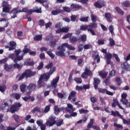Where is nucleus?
<instances>
[{"instance_id":"nucleus-1","label":"nucleus","mask_w":130,"mask_h":130,"mask_svg":"<svg viewBox=\"0 0 130 130\" xmlns=\"http://www.w3.org/2000/svg\"><path fill=\"white\" fill-rule=\"evenodd\" d=\"M35 75H36V71H32L31 69H26L19 78L18 81H21V80L24 78L28 79V78H32V77H34Z\"/></svg>"},{"instance_id":"nucleus-2","label":"nucleus","mask_w":130,"mask_h":130,"mask_svg":"<svg viewBox=\"0 0 130 130\" xmlns=\"http://www.w3.org/2000/svg\"><path fill=\"white\" fill-rule=\"evenodd\" d=\"M56 71V67H53L52 69H50L48 73H44L43 75H41L40 78L44 80L45 82H47L49 79H50V76L54 72Z\"/></svg>"},{"instance_id":"nucleus-3","label":"nucleus","mask_w":130,"mask_h":130,"mask_svg":"<svg viewBox=\"0 0 130 130\" xmlns=\"http://www.w3.org/2000/svg\"><path fill=\"white\" fill-rule=\"evenodd\" d=\"M57 50L59 51L56 52V55L57 56H60L61 57H62V56H66V54H64L66 48L62 44L61 46H58L57 48Z\"/></svg>"},{"instance_id":"nucleus-4","label":"nucleus","mask_w":130,"mask_h":130,"mask_svg":"<svg viewBox=\"0 0 130 130\" xmlns=\"http://www.w3.org/2000/svg\"><path fill=\"white\" fill-rule=\"evenodd\" d=\"M88 31L91 34V35L93 36H95L96 34H95V31L93 30V29H96L98 27V24L97 23L92 22L90 23L88 25Z\"/></svg>"},{"instance_id":"nucleus-5","label":"nucleus","mask_w":130,"mask_h":130,"mask_svg":"<svg viewBox=\"0 0 130 130\" xmlns=\"http://www.w3.org/2000/svg\"><path fill=\"white\" fill-rule=\"evenodd\" d=\"M21 107H22V104H21V103H16L11 106L10 112L11 113H15L16 111H19Z\"/></svg>"},{"instance_id":"nucleus-6","label":"nucleus","mask_w":130,"mask_h":130,"mask_svg":"<svg viewBox=\"0 0 130 130\" xmlns=\"http://www.w3.org/2000/svg\"><path fill=\"white\" fill-rule=\"evenodd\" d=\"M2 7H3V13H8L10 14V10H11L10 8H11V5L9 4L8 1H4L2 3Z\"/></svg>"},{"instance_id":"nucleus-7","label":"nucleus","mask_w":130,"mask_h":130,"mask_svg":"<svg viewBox=\"0 0 130 130\" xmlns=\"http://www.w3.org/2000/svg\"><path fill=\"white\" fill-rule=\"evenodd\" d=\"M92 71L90 70V68L85 67L84 72L81 75L82 79H87L89 76H92Z\"/></svg>"},{"instance_id":"nucleus-8","label":"nucleus","mask_w":130,"mask_h":130,"mask_svg":"<svg viewBox=\"0 0 130 130\" xmlns=\"http://www.w3.org/2000/svg\"><path fill=\"white\" fill-rule=\"evenodd\" d=\"M55 119H56V117L55 116L53 115L51 116L49 118V120L46 122V124H47V125H49V126H52L53 125H54V124L56 123Z\"/></svg>"},{"instance_id":"nucleus-9","label":"nucleus","mask_w":130,"mask_h":130,"mask_svg":"<svg viewBox=\"0 0 130 130\" xmlns=\"http://www.w3.org/2000/svg\"><path fill=\"white\" fill-rule=\"evenodd\" d=\"M112 54L108 53L105 56V58L106 59V62L107 64H111V67H114V64L111 61V58H112Z\"/></svg>"},{"instance_id":"nucleus-10","label":"nucleus","mask_w":130,"mask_h":130,"mask_svg":"<svg viewBox=\"0 0 130 130\" xmlns=\"http://www.w3.org/2000/svg\"><path fill=\"white\" fill-rule=\"evenodd\" d=\"M9 45L5 46V48H9V51H12V50H14L16 49V46H17V44L15 42L11 41L9 43Z\"/></svg>"},{"instance_id":"nucleus-11","label":"nucleus","mask_w":130,"mask_h":130,"mask_svg":"<svg viewBox=\"0 0 130 130\" xmlns=\"http://www.w3.org/2000/svg\"><path fill=\"white\" fill-rule=\"evenodd\" d=\"M121 100L120 101L122 102V104L124 105H127V103H128V101L126 99V97H127V94L125 92H123L122 93L121 95Z\"/></svg>"},{"instance_id":"nucleus-12","label":"nucleus","mask_w":130,"mask_h":130,"mask_svg":"<svg viewBox=\"0 0 130 130\" xmlns=\"http://www.w3.org/2000/svg\"><path fill=\"white\" fill-rule=\"evenodd\" d=\"M116 105H117V106H118V107H119V108H120V109H122L123 110V111H124L125 110V109L122 108V107H121L120 106V104H119V103L118 102V101H117V100L114 99L113 100L112 106V107H116Z\"/></svg>"},{"instance_id":"nucleus-13","label":"nucleus","mask_w":130,"mask_h":130,"mask_svg":"<svg viewBox=\"0 0 130 130\" xmlns=\"http://www.w3.org/2000/svg\"><path fill=\"white\" fill-rule=\"evenodd\" d=\"M121 68L124 71H129L130 70V65L127 61L124 62L121 64Z\"/></svg>"},{"instance_id":"nucleus-14","label":"nucleus","mask_w":130,"mask_h":130,"mask_svg":"<svg viewBox=\"0 0 130 130\" xmlns=\"http://www.w3.org/2000/svg\"><path fill=\"white\" fill-rule=\"evenodd\" d=\"M59 81V76H58L51 81V86L52 87V88H56V87L57 86V83H58Z\"/></svg>"},{"instance_id":"nucleus-15","label":"nucleus","mask_w":130,"mask_h":130,"mask_svg":"<svg viewBox=\"0 0 130 130\" xmlns=\"http://www.w3.org/2000/svg\"><path fill=\"white\" fill-rule=\"evenodd\" d=\"M101 82V80H100L99 78L97 77L94 78L93 84L94 89L95 90H97V89H98V85H99V84H100Z\"/></svg>"},{"instance_id":"nucleus-16","label":"nucleus","mask_w":130,"mask_h":130,"mask_svg":"<svg viewBox=\"0 0 130 130\" xmlns=\"http://www.w3.org/2000/svg\"><path fill=\"white\" fill-rule=\"evenodd\" d=\"M0 22H5L4 25V28H7L10 25V21H9V19L8 18H2L0 19Z\"/></svg>"},{"instance_id":"nucleus-17","label":"nucleus","mask_w":130,"mask_h":130,"mask_svg":"<svg viewBox=\"0 0 130 130\" xmlns=\"http://www.w3.org/2000/svg\"><path fill=\"white\" fill-rule=\"evenodd\" d=\"M105 17L109 23H111L112 22V17H111V14L110 13H106L105 14Z\"/></svg>"},{"instance_id":"nucleus-18","label":"nucleus","mask_w":130,"mask_h":130,"mask_svg":"<svg viewBox=\"0 0 130 130\" xmlns=\"http://www.w3.org/2000/svg\"><path fill=\"white\" fill-rule=\"evenodd\" d=\"M62 44H63V46H64V48H65V49H66V48L67 47V48H69L70 50H76V48H75V47H73V46H72L71 45H69L67 43H63Z\"/></svg>"},{"instance_id":"nucleus-19","label":"nucleus","mask_w":130,"mask_h":130,"mask_svg":"<svg viewBox=\"0 0 130 130\" xmlns=\"http://www.w3.org/2000/svg\"><path fill=\"white\" fill-rule=\"evenodd\" d=\"M64 12L62 10H53L52 11L51 13L53 16H56L59 14H63Z\"/></svg>"},{"instance_id":"nucleus-20","label":"nucleus","mask_w":130,"mask_h":130,"mask_svg":"<svg viewBox=\"0 0 130 130\" xmlns=\"http://www.w3.org/2000/svg\"><path fill=\"white\" fill-rule=\"evenodd\" d=\"M76 95H77V92L75 90H72L69 95L68 100H71L72 98L76 97Z\"/></svg>"},{"instance_id":"nucleus-21","label":"nucleus","mask_w":130,"mask_h":130,"mask_svg":"<svg viewBox=\"0 0 130 130\" xmlns=\"http://www.w3.org/2000/svg\"><path fill=\"white\" fill-rule=\"evenodd\" d=\"M11 98H14L16 99V100H19L21 98V95L19 93H13L10 95Z\"/></svg>"},{"instance_id":"nucleus-22","label":"nucleus","mask_w":130,"mask_h":130,"mask_svg":"<svg viewBox=\"0 0 130 130\" xmlns=\"http://www.w3.org/2000/svg\"><path fill=\"white\" fill-rule=\"evenodd\" d=\"M13 69V66L12 65H8V64L5 63L4 65V70L6 71V72H11V70Z\"/></svg>"},{"instance_id":"nucleus-23","label":"nucleus","mask_w":130,"mask_h":130,"mask_svg":"<svg viewBox=\"0 0 130 130\" xmlns=\"http://www.w3.org/2000/svg\"><path fill=\"white\" fill-rule=\"evenodd\" d=\"M36 88V85L33 83H30L27 86V89L29 91H34Z\"/></svg>"},{"instance_id":"nucleus-24","label":"nucleus","mask_w":130,"mask_h":130,"mask_svg":"<svg viewBox=\"0 0 130 130\" xmlns=\"http://www.w3.org/2000/svg\"><path fill=\"white\" fill-rule=\"evenodd\" d=\"M121 5L125 8H129L130 7V1H126L121 3Z\"/></svg>"},{"instance_id":"nucleus-25","label":"nucleus","mask_w":130,"mask_h":130,"mask_svg":"<svg viewBox=\"0 0 130 130\" xmlns=\"http://www.w3.org/2000/svg\"><path fill=\"white\" fill-rule=\"evenodd\" d=\"M18 13H21V10H19V8H14L12 11L10 12V14H13L14 15H17Z\"/></svg>"},{"instance_id":"nucleus-26","label":"nucleus","mask_w":130,"mask_h":130,"mask_svg":"<svg viewBox=\"0 0 130 130\" xmlns=\"http://www.w3.org/2000/svg\"><path fill=\"white\" fill-rule=\"evenodd\" d=\"M24 57V55H23V54L21 56H16V58L14 59V62H18V61H20L21 60H23V58Z\"/></svg>"},{"instance_id":"nucleus-27","label":"nucleus","mask_w":130,"mask_h":130,"mask_svg":"<svg viewBox=\"0 0 130 130\" xmlns=\"http://www.w3.org/2000/svg\"><path fill=\"white\" fill-rule=\"evenodd\" d=\"M42 40V35H36L34 37V40H35V41H41V40Z\"/></svg>"},{"instance_id":"nucleus-28","label":"nucleus","mask_w":130,"mask_h":130,"mask_svg":"<svg viewBox=\"0 0 130 130\" xmlns=\"http://www.w3.org/2000/svg\"><path fill=\"white\" fill-rule=\"evenodd\" d=\"M71 9H81L82 8V6L77 4H72L71 5Z\"/></svg>"},{"instance_id":"nucleus-29","label":"nucleus","mask_w":130,"mask_h":130,"mask_svg":"<svg viewBox=\"0 0 130 130\" xmlns=\"http://www.w3.org/2000/svg\"><path fill=\"white\" fill-rule=\"evenodd\" d=\"M99 74L100 76H101L103 79H106V77H107V75H108V73L100 71V72H99Z\"/></svg>"},{"instance_id":"nucleus-30","label":"nucleus","mask_w":130,"mask_h":130,"mask_svg":"<svg viewBox=\"0 0 130 130\" xmlns=\"http://www.w3.org/2000/svg\"><path fill=\"white\" fill-rule=\"evenodd\" d=\"M109 46L111 47L115 46V41H114V40H113V39H112L111 38H109Z\"/></svg>"},{"instance_id":"nucleus-31","label":"nucleus","mask_w":130,"mask_h":130,"mask_svg":"<svg viewBox=\"0 0 130 130\" xmlns=\"http://www.w3.org/2000/svg\"><path fill=\"white\" fill-rule=\"evenodd\" d=\"M115 10H116L117 13H118V14H119L120 15H122V16H123V15H124V12L123 11H122L121 10V9H120V8H119L118 7H116Z\"/></svg>"},{"instance_id":"nucleus-32","label":"nucleus","mask_w":130,"mask_h":130,"mask_svg":"<svg viewBox=\"0 0 130 130\" xmlns=\"http://www.w3.org/2000/svg\"><path fill=\"white\" fill-rule=\"evenodd\" d=\"M28 52H30V49L28 48V46L25 45L23 49V55H25V53H28Z\"/></svg>"},{"instance_id":"nucleus-33","label":"nucleus","mask_w":130,"mask_h":130,"mask_svg":"<svg viewBox=\"0 0 130 130\" xmlns=\"http://www.w3.org/2000/svg\"><path fill=\"white\" fill-rule=\"evenodd\" d=\"M78 40L77 37L73 36L70 38V41L71 43H76Z\"/></svg>"},{"instance_id":"nucleus-34","label":"nucleus","mask_w":130,"mask_h":130,"mask_svg":"<svg viewBox=\"0 0 130 130\" xmlns=\"http://www.w3.org/2000/svg\"><path fill=\"white\" fill-rule=\"evenodd\" d=\"M35 63L33 61H24V66H26L27 67H32L34 66Z\"/></svg>"},{"instance_id":"nucleus-35","label":"nucleus","mask_w":130,"mask_h":130,"mask_svg":"<svg viewBox=\"0 0 130 130\" xmlns=\"http://www.w3.org/2000/svg\"><path fill=\"white\" fill-rule=\"evenodd\" d=\"M91 20L93 23H95L97 21V16L94 15L93 13H91L90 15Z\"/></svg>"},{"instance_id":"nucleus-36","label":"nucleus","mask_w":130,"mask_h":130,"mask_svg":"<svg viewBox=\"0 0 130 130\" xmlns=\"http://www.w3.org/2000/svg\"><path fill=\"white\" fill-rule=\"evenodd\" d=\"M13 68H14V69H18L21 70V69L23 68V64L20 65L17 62H15V64H13Z\"/></svg>"},{"instance_id":"nucleus-37","label":"nucleus","mask_w":130,"mask_h":130,"mask_svg":"<svg viewBox=\"0 0 130 130\" xmlns=\"http://www.w3.org/2000/svg\"><path fill=\"white\" fill-rule=\"evenodd\" d=\"M42 79L41 78H39L38 83H39V86H40L41 87H45V83H44V81H42Z\"/></svg>"},{"instance_id":"nucleus-38","label":"nucleus","mask_w":130,"mask_h":130,"mask_svg":"<svg viewBox=\"0 0 130 130\" xmlns=\"http://www.w3.org/2000/svg\"><path fill=\"white\" fill-rule=\"evenodd\" d=\"M109 30L111 33V34L112 35V36H114L115 34H114V28H113V25H110L109 27Z\"/></svg>"},{"instance_id":"nucleus-39","label":"nucleus","mask_w":130,"mask_h":130,"mask_svg":"<svg viewBox=\"0 0 130 130\" xmlns=\"http://www.w3.org/2000/svg\"><path fill=\"white\" fill-rule=\"evenodd\" d=\"M74 81L77 83V84H82V82H83V80H82V78L76 77L74 78Z\"/></svg>"},{"instance_id":"nucleus-40","label":"nucleus","mask_w":130,"mask_h":130,"mask_svg":"<svg viewBox=\"0 0 130 130\" xmlns=\"http://www.w3.org/2000/svg\"><path fill=\"white\" fill-rule=\"evenodd\" d=\"M7 106L9 107V104L7 103H3L1 106V109L2 110H5V108H6Z\"/></svg>"},{"instance_id":"nucleus-41","label":"nucleus","mask_w":130,"mask_h":130,"mask_svg":"<svg viewBox=\"0 0 130 130\" xmlns=\"http://www.w3.org/2000/svg\"><path fill=\"white\" fill-rule=\"evenodd\" d=\"M53 67V63L52 62H50L48 64L46 65L45 66V69H47V70H49V69H52V67Z\"/></svg>"},{"instance_id":"nucleus-42","label":"nucleus","mask_w":130,"mask_h":130,"mask_svg":"<svg viewBox=\"0 0 130 130\" xmlns=\"http://www.w3.org/2000/svg\"><path fill=\"white\" fill-rule=\"evenodd\" d=\"M41 111L40 110V108H39L38 107H35L32 110L31 113H35V112H40Z\"/></svg>"},{"instance_id":"nucleus-43","label":"nucleus","mask_w":130,"mask_h":130,"mask_svg":"<svg viewBox=\"0 0 130 130\" xmlns=\"http://www.w3.org/2000/svg\"><path fill=\"white\" fill-rule=\"evenodd\" d=\"M20 89L22 93H25V92H26V91L25 90V89H26V85L21 84L20 86Z\"/></svg>"},{"instance_id":"nucleus-44","label":"nucleus","mask_w":130,"mask_h":130,"mask_svg":"<svg viewBox=\"0 0 130 130\" xmlns=\"http://www.w3.org/2000/svg\"><path fill=\"white\" fill-rule=\"evenodd\" d=\"M88 25L80 26V30H81V31H86V30H87L88 31Z\"/></svg>"},{"instance_id":"nucleus-45","label":"nucleus","mask_w":130,"mask_h":130,"mask_svg":"<svg viewBox=\"0 0 130 130\" xmlns=\"http://www.w3.org/2000/svg\"><path fill=\"white\" fill-rule=\"evenodd\" d=\"M43 67H44V63H43V61H41L39 63V67H37V70L38 71H40V70H42V69H43Z\"/></svg>"},{"instance_id":"nucleus-46","label":"nucleus","mask_w":130,"mask_h":130,"mask_svg":"<svg viewBox=\"0 0 130 130\" xmlns=\"http://www.w3.org/2000/svg\"><path fill=\"white\" fill-rule=\"evenodd\" d=\"M34 13H37V14L42 13L41 8L38 9V7H36L34 8Z\"/></svg>"},{"instance_id":"nucleus-47","label":"nucleus","mask_w":130,"mask_h":130,"mask_svg":"<svg viewBox=\"0 0 130 130\" xmlns=\"http://www.w3.org/2000/svg\"><path fill=\"white\" fill-rule=\"evenodd\" d=\"M116 73V72L115 71V70H112L111 72H109V77H110V78H112V77H114V76H115Z\"/></svg>"},{"instance_id":"nucleus-48","label":"nucleus","mask_w":130,"mask_h":130,"mask_svg":"<svg viewBox=\"0 0 130 130\" xmlns=\"http://www.w3.org/2000/svg\"><path fill=\"white\" fill-rule=\"evenodd\" d=\"M56 124L57 126H60L61 124H63V120L59 119L57 122H56Z\"/></svg>"},{"instance_id":"nucleus-49","label":"nucleus","mask_w":130,"mask_h":130,"mask_svg":"<svg viewBox=\"0 0 130 130\" xmlns=\"http://www.w3.org/2000/svg\"><path fill=\"white\" fill-rule=\"evenodd\" d=\"M80 40H81V41H82V42H85V41H87V35L84 34L81 36Z\"/></svg>"},{"instance_id":"nucleus-50","label":"nucleus","mask_w":130,"mask_h":130,"mask_svg":"<svg viewBox=\"0 0 130 130\" xmlns=\"http://www.w3.org/2000/svg\"><path fill=\"white\" fill-rule=\"evenodd\" d=\"M98 90L99 92V93H102V94H105L106 93V91H107V89L105 88H98Z\"/></svg>"},{"instance_id":"nucleus-51","label":"nucleus","mask_w":130,"mask_h":130,"mask_svg":"<svg viewBox=\"0 0 130 130\" xmlns=\"http://www.w3.org/2000/svg\"><path fill=\"white\" fill-rule=\"evenodd\" d=\"M49 44L51 46H52V47H54V46L56 45V40L55 39L53 41L50 42Z\"/></svg>"},{"instance_id":"nucleus-52","label":"nucleus","mask_w":130,"mask_h":130,"mask_svg":"<svg viewBox=\"0 0 130 130\" xmlns=\"http://www.w3.org/2000/svg\"><path fill=\"white\" fill-rule=\"evenodd\" d=\"M47 53L52 59H53L54 58L55 55L54 54H53V53H52V52H51V51H47Z\"/></svg>"},{"instance_id":"nucleus-53","label":"nucleus","mask_w":130,"mask_h":130,"mask_svg":"<svg viewBox=\"0 0 130 130\" xmlns=\"http://www.w3.org/2000/svg\"><path fill=\"white\" fill-rule=\"evenodd\" d=\"M63 10L64 12L67 13H71L72 12V9L70 7H64L63 8Z\"/></svg>"},{"instance_id":"nucleus-54","label":"nucleus","mask_w":130,"mask_h":130,"mask_svg":"<svg viewBox=\"0 0 130 130\" xmlns=\"http://www.w3.org/2000/svg\"><path fill=\"white\" fill-rule=\"evenodd\" d=\"M88 20H89V16L82 17L80 19V21H81V22H88Z\"/></svg>"},{"instance_id":"nucleus-55","label":"nucleus","mask_w":130,"mask_h":130,"mask_svg":"<svg viewBox=\"0 0 130 130\" xmlns=\"http://www.w3.org/2000/svg\"><path fill=\"white\" fill-rule=\"evenodd\" d=\"M54 109L55 111V114H56V115H57V114H58V113L59 112V108H58V106H55Z\"/></svg>"},{"instance_id":"nucleus-56","label":"nucleus","mask_w":130,"mask_h":130,"mask_svg":"<svg viewBox=\"0 0 130 130\" xmlns=\"http://www.w3.org/2000/svg\"><path fill=\"white\" fill-rule=\"evenodd\" d=\"M110 77H107L106 80L104 81V83L106 86H108V85H109V83H110Z\"/></svg>"},{"instance_id":"nucleus-57","label":"nucleus","mask_w":130,"mask_h":130,"mask_svg":"<svg viewBox=\"0 0 130 130\" xmlns=\"http://www.w3.org/2000/svg\"><path fill=\"white\" fill-rule=\"evenodd\" d=\"M94 6L95 8H98V9H102V5H100L99 2H95L94 3Z\"/></svg>"},{"instance_id":"nucleus-58","label":"nucleus","mask_w":130,"mask_h":130,"mask_svg":"<svg viewBox=\"0 0 130 130\" xmlns=\"http://www.w3.org/2000/svg\"><path fill=\"white\" fill-rule=\"evenodd\" d=\"M74 81V79H73V73H70L69 74V77L68 78V81L69 83H72Z\"/></svg>"},{"instance_id":"nucleus-59","label":"nucleus","mask_w":130,"mask_h":130,"mask_svg":"<svg viewBox=\"0 0 130 130\" xmlns=\"http://www.w3.org/2000/svg\"><path fill=\"white\" fill-rule=\"evenodd\" d=\"M61 29L62 31V33H67L69 32V30H70L69 27H62V28H61Z\"/></svg>"},{"instance_id":"nucleus-60","label":"nucleus","mask_w":130,"mask_h":130,"mask_svg":"<svg viewBox=\"0 0 130 130\" xmlns=\"http://www.w3.org/2000/svg\"><path fill=\"white\" fill-rule=\"evenodd\" d=\"M6 90H7V86H0V91H1V92H2V93H4V92H5V91H6Z\"/></svg>"},{"instance_id":"nucleus-61","label":"nucleus","mask_w":130,"mask_h":130,"mask_svg":"<svg viewBox=\"0 0 130 130\" xmlns=\"http://www.w3.org/2000/svg\"><path fill=\"white\" fill-rule=\"evenodd\" d=\"M92 56H93V59H94V60H95L100 57V56H99V55H98V54L96 55V53H95V52L93 53Z\"/></svg>"},{"instance_id":"nucleus-62","label":"nucleus","mask_w":130,"mask_h":130,"mask_svg":"<svg viewBox=\"0 0 130 130\" xmlns=\"http://www.w3.org/2000/svg\"><path fill=\"white\" fill-rule=\"evenodd\" d=\"M9 57L12 59H16L17 56L15 53H12L9 56Z\"/></svg>"},{"instance_id":"nucleus-63","label":"nucleus","mask_w":130,"mask_h":130,"mask_svg":"<svg viewBox=\"0 0 130 130\" xmlns=\"http://www.w3.org/2000/svg\"><path fill=\"white\" fill-rule=\"evenodd\" d=\"M72 34H68L67 35L64 36L63 37H62V39H67L68 38H70V37H72Z\"/></svg>"},{"instance_id":"nucleus-64","label":"nucleus","mask_w":130,"mask_h":130,"mask_svg":"<svg viewBox=\"0 0 130 130\" xmlns=\"http://www.w3.org/2000/svg\"><path fill=\"white\" fill-rule=\"evenodd\" d=\"M40 58L41 59V60L45 59V54L44 53H41L40 54Z\"/></svg>"}]
</instances>
